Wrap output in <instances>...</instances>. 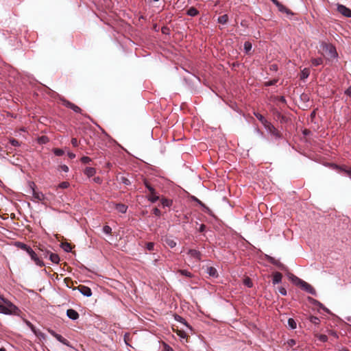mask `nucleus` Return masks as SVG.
<instances>
[{
  "label": "nucleus",
  "instance_id": "26",
  "mask_svg": "<svg viewBox=\"0 0 351 351\" xmlns=\"http://www.w3.org/2000/svg\"><path fill=\"white\" fill-rule=\"evenodd\" d=\"M254 116L261 122L264 127L269 123L267 119L260 113L254 112Z\"/></svg>",
  "mask_w": 351,
  "mask_h": 351
},
{
  "label": "nucleus",
  "instance_id": "25",
  "mask_svg": "<svg viewBox=\"0 0 351 351\" xmlns=\"http://www.w3.org/2000/svg\"><path fill=\"white\" fill-rule=\"evenodd\" d=\"M39 250L40 252V254L39 255L40 257L48 258V256L50 254V251H49L48 250L45 248L43 246L39 247Z\"/></svg>",
  "mask_w": 351,
  "mask_h": 351
},
{
  "label": "nucleus",
  "instance_id": "51",
  "mask_svg": "<svg viewBox=\"0 0 351 351\" xmlns=\"http://www.w3.org/2000/svg\"><path fill=\"white\" fill-rule=\"evenodd\" d=\"M69 184L67 182H62L59 184V187L61 189H66L69 187Z\"/></svg>",
  "mask_w": 351,
  "mask_h": 351
},
{
  "label": "nucleus",
  "instance_id": "42",
  "mask_svg": "<svg viewBox=\"0 0 351 351\" xmlns=\"http://www.w3.org/2000/svg\"><path fill=\"white\" fill-rule=\"evenodd\" d=\"M202 208L204 213H207L208 215H209L210 216H214L213 211L208 206H206L204 204L203 206H202Z\"/></svg>",
  "mask_w": 351,
  "mask_h": 351
},
{
  "label": "nucleus",
  "instance_id": "49",
  "mask_svg": "<svg viewBox=\"0 0 351 351\" xmlns=\"http://www.w3.org/2000/svg\"><path fill=\"white\" fill-rule=\"evenodd\" d=\"M81 161L84 164L89 163L91 161V158L88 156H83L81 158Z\"/></svg>",
  "mask_w": 351,
  "mask_h": 351
},
{
  "label": "nucleus",
  "instance_id": "32",
  "mask_svg": "<svg viewBox=\"0 0 351 351\" xmlns=\"http://www.w3.org/2000/svg\"><path fill=\"white\" fill-rule=\"evenodd\" d=\"M228 20V16L227 14H223L220 16L217 19V22L221 24H226Z\"/></svg>",
  "mask_w": 351,
  "mask_h": 351
},
{
  "label": "nucleus",
  "instance_id": "12",
  "mask_svg": "<svg viewBox=\"0 0 351 351\" xmlns=\"http://www.w3.org/2000/svg\"><path fill=\"white\" fill-rule=\"evenodd\" d=\"M78 290L79 291L84 295V296H86V297H90L92 295V291L90 289V288L86 287V286H84V285H80L78 287Z\"/></svg>",
  "mask_w": 351,
  "mask_h": 351
},
{
  "label": "nucleus",
  "instance_id": "6",
  "mask_svg": "<svg viewBox=\"0 0 351 351\" xmlns=\"http://www.w3.org/2000/svg\"><path fill=\"white\" fill-rule=\"evenodd\" d=\"M27 253L37 266L43 267L45 265L44 262L40 259L38 255L32 248H29Z\"/></svg>",
  "mask_w": 351,
  "mask_h": 351
},
{
  "label": "nucleus",
  "instance_id": "64",
  "mask_svg": "<svg viewBox=\"0 0 351 351\" xmlns=\"http://www.w3.org/2000/svg\"><path fill=\"white\" fill-rule=\"evenodd\" d=\"M318 318L317 317H311V322L313 323H317V321H318Z\"/></svg>",
  "mask_w": 351,
  "mask_h": 351
},
{
  "label": "nucleus",
  "instance_id": "61",
  "mask_svg": "<svg viewBox=\"0 0 351 351\" xmlns=\"http://www.w3.org/2000/svg\"><path fill=\"white\" fill-rule=\"evenodd\" d=\"M36 335L39 337L40 338L45 339V334L39 330H37V335Z\"/></svg>",
  "mask_w": 351,
  "mask_h": 351
},
{
  "label": "nucleus",
  "instance_id": "62",
  "mask_svg": "<svg viewBox=\"0 0 351 351\" xmlns=\"http://www.w3.org/2000/svg\"><path fill=\"white\" fill-rule=\"evenodd\" d=\"M94 182L96 183L100 184L101 182V178L99 177H95L93 179Z\"/></svg>",
  "mask_w": 351,
  "mask_h": 351
},
{
  "label": "nucleus",
  "instance_id": "57",
  "mask_svg": "<svg viewBox=\"0 0 351 351\" xmlns=\"http://www.w3.org/2000/svg\"><path fill=\"white\" fill-rule=\"evenodd\" d=\"M164 351H174L173 349L167 343L164 345Z\"/></svg>",
  "mask_w": 351,
  "mask_h": 351
},
{
  "label": "nucleus",
  "instance_id": "4",
  "mask_svg": "<svg viewBox=\"0 0 351 351\" xmlns=\"http://www.w3.org/2000/svg\"><path fill=\"white\" fill-rule=\"evenodd\" d=\"M29 193H32L33 197L37 201H43L45 199V195L40 191L35 190V184L34 182L29 183Z\"/></svg>",
  "mask_w": 351,
  "mask_h": 351
},
{
  "label": "nucleus",
  "instance_id": "46",
  "mask_svg": "<svg viewBox=\"0 0 351 351\" xmlns=\"http://www.w3.org/2000/svg\"><path fill=\"white\" fill-rule=\"evenodd\" d=\"M287 344L289 347L292 348L296 344V341L293 339H290L287 341Z\"/></svg>",
  "mask_w": 351,
  "mask_h": 351
},
{
  "label": "nucleus",
  "instance_id": "20",
  "mask_svg": "<svg viewBox=\"0 0 351 351\" xmlns=\"http://www.w3.org/2000/svg\"><path fill=\"white\" fill-rule=\"evenodd\" d=\"M49 259L53 263L58 264L60 262V257L57 254H54L50 252V254L48 256Z\"/></svg>",
  "mask_w": 351,
  "mask_h": 351
},
{
  "label": "nucleus",
  "instance_id": "50",
  "mask_svg": "<svg viewBox=\"0 0 351 351\" xmlns=\"http://www.w3.org/2000/svg\"><path fill=\"white\" fill-rule=\"evenodd\" d=\"M191 199H192V200H193V202H197V204H198L201 207H202V206H203L204 203H203L202 201H200L198 198H197L196 197L193 196V197H191Z\"/></svg>",
  "mask_w": 351,
  "mask_h": 351
},
{
  "label": "nucleus",
  "instance_id": "9",
  "mask_svg": "<svg viewBox=\"0 0 351 351\" xmlns=\"http://www.w3.org/2000/svg\"><path fill=\"white\" fill-rule=\"evenodd\" d=\"M308 301L313 305L314 306H318L319 308L322 309L323 311H324L326 313H330L329 309H328L326 307H325L320 302H319L318 300L311 298V297H308L307 298Z\"/></svg>",
  "mask_w": 351,
  "mask_h": 351
},
{
  "label": "nucleus",
  "instance_id": "7",
  "mask_svg": "<svg viewBox=\"0 0 351 351\" xmlns=\"http://www.w3.org/2000/svg\"><path fill=\"white\" fill-rule=\"evenodd\" d=\"M337 11L341 13L343 16L351 18V10L344 5L338 3L337 5Z\"/></svg>",
  "mask_w": 351,
  "mask_h": 351
},
{
  "label": "nucleus",
  "instance_id": "17",
  "mask_svg": "<svg viewBox=\"0 0 351 351\" xmlns=\"http://www.w3.org/2000/svg\"><path fill=\"white\" fill-rule=\"evenodd\" d=\"M194 80H196L199 82H200L199 78L193 74H190V76L184 77V80L189 85L194 84Z\"/></svg>",
  "mask_w": 351,
  "mask_h": 351
},
{
  "label": "nucleus",
  "instance_id": "16",
  "mask_svg": "<svg viewBox=\"0 0 351 351\" xmlns=\"http://www.w3.org/2000/svg\"><path fill=\"white\" fill-rule=\"evenodd\" d=\"M335 168L339 169L341 172L344 173L346 176H348L351 180V168L347 169L344 167H339L338 165H335Z\"/></svg>",
  "mask_w": 351,
  "mask_h": 351
},
{
  "label": "nucleus",
  "instance_id": "52",
  "mask_svg": "<svg viewBox=\"0 0 351 351\" xmlns=\"http://www.w3.org/2000/svg\"><path fill=\"white\" fill-rule=\"evenodd\" d=\"M60 169L65 173L68 172L69 169V167L66 165H62L60 166Z\"/></svg>",
  "mask_w": 351,
  "mask_h": 351
},
{
  "label": "nucleus",
  "instance_id": "38",
  "mask_svg": "<svg viewBox=\"0 0 351 351\" xmlns=\"http://www.w3.org/2000/svg\"><path fill=\"white\" fill-rule=\"evenodd\" d=\"M145 187L149 190L151 194L154 195L156 192L155 189L151 186L147 181L144 182Z\"/></svg>",
  "mask_w": 351,
  "mask_h": 351
},
{
  "label": "nucleus",
  "instance_id": "21",
  "mask_svg": "<svg viewBox=\"0 0 351 351\" xmlns=\"http://www.w3.org/2000/svg\"><path fill=\"white\" fill-rule=\"evenodd\" d=\"M117 180L119 182H121V183H122V184H125L126 186H129V185L131 184L130 180L128 178H127L125 176H118L117 177Z\"/></svg>",
  "mask_w": 351,
  "mask_h": 351
},
{
  "label": "nucleus",
  "instance_id": "14",
  "mask_svg": "<svg viewBox=\"0 0 351 351\" xmlns=\"http://www.w3.org/2000/svg\"><path fill=\"white\" fill-rule=\"evenodd\" d=\"M205 272L213 278H216L219 276L217 270L214 267H206L205 269Z\"/></svg>",
  "mask_w": 351,
  "mask_h": 351
},
{
  "label": "nucleus",
  "instance_id": "56",
  "mask_svg": "<svg viewBox=\"0 0 351 351\" xmlns=\"http://www.w3.org/2000/svg\"><path fill=\"white\" fill-rule=\"evenodd\" d=\"M344 94L351 97V86L344 91Z\"/></svg>",
  "mask_w": 351,
  "mask_h": 351
},
{
  "label": "nucleus",
  "instance_id": "48",
  "mask_svg": "<svg viewBox=\"0 0 351 351\" xmlns=\"http://www.w3.org/2000/svg\"><path fill=\"white\" fill-rule=\"evenodd\" d=\"M278 292L282 295H287V294L286 289L283 287H278Z\"/></svg>",
  "mask_w": 351,
  "mask_h": 351
},
{
  "label": "nucleus",
  "instance_id": "27",
  "mask_svg": "<svg viewBox=\"0 0 351 351\" xmlns=\"http://www.w3.org/2000/svg\"><path fill=\"white\" fill-rule=\"evenodd\" d=\"M199 14V11L194 7L189 8L186 11V14L190 16H195Z\"/></svg>",
  "mask_w": 351,
  "mask_h": 351
},
{
  "label": "nucleus",
  "instance_id": "41",
  "mask_svg": "<svg viewBox=\"0 0 351 351\" xmlns=\"http://www.w3.org/2000/svg\"><path fill=\"white\" fill-rule=\"evenodd\" d=\"M9 143L11 144V145L14 146V147H19L21 145V143H19V141L15 138H10L9 140Z\"/></svg>",
  "mask_w": 351,
  "mask_h": 351
},
{
  "label": "nucleus",
  "instance_id": "24",
  "mask_svg": "<svg viewBox=\"0 0 351 351\" xmlns=\"http://www.w3.org/2000/svg\"><path fill=\"white\" fill-rule=\"evenodd\" d=\"M56 339L60 343H62V344L68 346V347H71L70 346V343L69 341L66 339L65 338H64L62 335H56Z\"/></svg>",
  "mask_w": 351,
  "mask_h": 351
},
{
  "label": "nucleus",
  "instance_id": "29",
  "mask_svg": "<svg viewBox=\"0 0 351 351\" xmlns=\"http://www.w3.org/2000/svg\"><path fill=\"white\" fill-rule=\"evenodd\" d=\"M244 51L246 54H249L252 48V45L250 41H245L243 45Z\"/></svg>",
  "mask_w": 351,
  "mask_h": 351
},
{
  "label": "nucleus",
  "instance_id": "23",
  "mask_svg": "<svg viewBox=\"0 0 351 351\" xmlns=\"http://www.w3.org/2000/svg\"><path fill=\"white\" fill-rule=\"evenodd\" d=\"M96 173V169L93 167H86L84 170V174L90 178Z\"/></svg>",
  "mask_w": 351,
  "mask_h": 351
},
{
  "label": "nucleus",
  "instance_id": "1",
  "mask_svg": "<svg viewBox=\"0 0 351 351\" xmlns=\"http://www.w3.org/2000/svg\"><path fill=\"white\" fill-rule=\"evenodd\" d=\"M289 278L297 286H300L301 289L304 290L308 293H311L313 295H316L317 293L315 289L308 283L305 282L304 280L300 279L293 274H290Z\"/></svg>",
  "mask_w": 351,
  "mask_h": 351
},
{
  "label": "nucleus",
  "instance_id": "63",
  "mask_svg": "<svg viewBox=\"0 0 351 351\" xmlns=\"http://www.w3.org/2000/svg\"><path fill=\"white\" fill-rule=\"evenodd\" d=\"M68 156L71 159H73L75 158V154L72 152H68Z\"/></svg>",
  "mask_w": 351,
  "mask_h": 351
},
{
  "label": "nucleus",
  "instance_id": "47",
  "mask_svg": "<svg viewBox=\"0 0 351 351\" xmlns=\"http://www.w3.org/2000/svg\"><path fill=\"white\" fill-rule=\"evenodd\" d=\"M146 248L149 251H153L154 250V243L153 242H149L146 244Z\"/></svg>",
  "mask_w": 351,
  "mask_h": 351
},
{
  "label": "nucleus",
  "instance_id": "15",
  "mask_svg": "<svg viewBox=\"0 0 351 351\" xmlns=\"http://www.w3.org/2000/svg\"><path fill=\"white\" fill-rule=\"evenodd\" d=\"M278 10L279 12L282 13H286L287 15H293V13L292 11L289 9H288L287 7L283 5L281 3H280L277 6Z\"/></svg>",
  "mask_w": 351,
  "mask_h": 351
},
{
  "label": "nucleus",
  "instance_id": "19",
  "mask_svg": "<svg viewBox=\"0 0 351 351\" xmlns=\"http://www.w3.org/2000/svg\"><path fill=\"white\" fill-rule=\"evenodd\" d=\"M164 242L171 248H173L176 246V242L171 237H166Z\"/></svg>",
  "mask_w": 351,
  "mask_h": 351
},
{
  "label": "nucleus",
  "instance_id": "54",
  "mask_svg": "<svg viewBox=\"0 0 351 351\" xmlns=\"http://www.w3.org/2000/svg\"><path fill=\"white\" fill-rule=\"evenodd\" d=\"M256 133L262 138H265V135L263 132H261L259 129L256 128L255 129Z\"/></svg>",
  "mask_w": 351,
  "mask_h": 351
},
{
  "label": "nucleus",
  "instance_id": "37",
  "mask_svg": "<svg viewBox=\"0 0 351 351\" xmlns=\"http://www.w3.org/2000/svg\"><path fill=\"white\" fill-rule=\"evenodd\" d=\"M25 323L35 335H37V330L36 329L35 326L29 321L25 319Z\"/></svg>",
  "mask_w": 351,
  "mask_h": 351
},
{
  "label": "nucleus",
  "instance_id": "28",
  "mask_svg": "<svg viewBox=\"0 0 351 351\" xmlns=\"http://www.w3.org/2000/svg\"><path fill=\"white\" fill-rule=\"evenodd\" d=\"M175 319L179 322H180L181 324H183L184 325H185L187 328H189L191 330H192L191 327L187 324V322H186V320L182 317L181 316L178 315H175Z\"/></svg>",
  "mask_w": 351,
  "mask_h": 351
},
{
  "label": "nucleus",
  "instance_id": "45",
  "mask_svg": "<svg viewBox=\"0 0 351 351\" xmlns=\"http://www.w3.org/2000/svg\"><path fill=\"white\" fill-rule=\"evenodd\" d=\"M102 230H103V232H104V233H105V234H110V233H111V232H112V228H111L109 226H107V225H106V226H104L103 227Z\"/></svg>",
  "mask_w": 351,
  "mask_h": 351
},
{
  "label": "nucleus",
  "instance_id": "35",
  "mask_svg": "<svg viewBox=\"0 0 351 351\" xmlns=\"http://www.w3.org/2000/svg\"><path fill=\"white\" fill-rule=\"evenodd\" d=\"M60 246L63 249V250L66 252H70L72 250L71 245L66 242L62 243Z\"/></svg>",
  "mask_w": 351,
  "mask_h": 351
},
{
  "label": "nucleus",
  "instance_id": "13",
  "mask_svg": "<svg viewBox=\"0 0 351 351\" xmlns=\"http://www.w3.org/2000/svg\"><path fill=\"white\" fill-rule=\"evenodd\" d=\"M66 316L73 321L77 320L79 318L78 313L73 308H69L66 311Z\"/></svg>",
  "mask_w": 351,
  "mask_h": 351
},
{
  "label": "nucleus",
  "instance_id": "31",
  "mask_svg": "<svg viewBox=\"0 0 351 351\" xmlns=\"http://www.w3.org/2000/svg\"><path fill=\"white\" fill-rule=\"evenodd\" d=\"M312 65L317 66L323 64V59L322 58H313L311 60Z\"/></svg>",
  "mask_w": 351,
  "mask_h": 351
},
{
  "label": "nucleus",
  "instance_id": "18",
  "mask_svg": "<svg viewBox=\"0 0 351 351\" xmlns=\"http://www.w3.org/2000/svg\"><path fill=\"white\" fill-rule=\"evenodd\" d=\"M282 276L280 272L274 273L273 279H272V283L274 285L279 284L282 281Z\"/></svg>",
  "mask_w": 351,
  "mask_h": 351
},
{
  "label": "nucleus",
  "instance_id": "33",
  "mask_svg": "<svg viewBox=\"0 0 351 351\" xmlns=\"http://www.w3.org/2000/svg\"><path fill=\"white\" fill-rule=\"evenodd\" d=\"M16 245L20 247L21 250L26 251V252H27L29 251V249L31 248V247H29V245L21 242H17L16 243Z\"/></svg>",
  "mask_w": 351,
  "mask_h": 351
},
{
  "label": "nucleus",
  "instance_id": "10",
  "mask_svg": "<svg viewBox=\"0 0 351 351\" xmlns=\"http://www.w3.org/2000/svg\"><path fill=\"white\" fill-rule=\"evenodd\" d=\"M62 104L66 107L71 108L75 112L80 113L81 112V108L76 106L75 104L70 102L69 101H67L66 99L62 100Z\"/></svg>",
  "mask_w": 351,
  "mask_h": 351
},
{
  "label": "nucleus",
  "instance_id": "39",
  "mask_svg": "<svg viewBox=\"0 0 351 351\" xmlns=\"http://www.w3.org/2000/svg\"><path fill=\"white\" fill-rule=\"evenodd\" d=\"M309 70L306 68L304 69L301 73V79H306L309 76Z\"/></svg>",
  "mask_w": 351,
  "mask_h": 351
},
{
  "label": "nucleus",
  "instance_id": "8",
  "mask_svg": "<svg viewBox=\"0 0 351 351\" xmlns=\"http://www.w3.org/2000/svg\"><path fill=\"white\" fill-rule=\"evenodd\" d=\"M266 259L271 264L277 266L282 271L287 270V267L281 263L279 261L276 260L274 257L269 255H266Z\"/></svg>",
  "mask_w": 351,
  "mask_h": 351
},
{
  "label": "nucleus",
  "instance_id": "43",
  "mask_svg": "<svg viewBox=\"0 0 351 351\" xmlns=\"http://www.w3.org/2000/svg\"><path fill=\"white\" fill-rule=\"evenodd\" d=\"M53 152L57 156H62L64 154V150L59 149V148L53 149Z\"/></svg>",
  "mask_w": 351,
  "mask_h": 351
},
{
  "label": "nucleus",
  "instance_id": "3",
  "mask_svg": "<svg viewBox=\"0 0 351 351\" xmlns=\"http://www.w3.org/2000/svg\"><path fill=\"white\" fill-rule=\"evenodd\" d=\"M320 47L324 51L330 58H337L338 54L335 47L330 43H322Z\"/></svg>",
  "mask_w": 351,
  "mask_h": 351
},
{
  "label": "nucleus",
  "instance_id": "5",
  "mask_svg": "<svg viewBox=\"0 0 351 351\" xmlns=\"http://www.w3.org/2000/svg\"><path fill=\"white\" fill-rule=\"evenodd\" d=\"M265 128L266 131L275 137L276 139H280L282 138L281 134L280 132L276 129V128L271 123H268L265 126Z\"/></svg>",
  "mask_w": 351,
  "mask_h": 351
},
{
  "label": "nucleus",
  "instance_id": "2",
  "mask_svg": "<svg viewBox=\"0 0 351 351\" xmlns=\"http://www.w3.org/2000/svg\"><path fill=\"white\" fill-rule=\"evenodd\" d=\"M3 302L5 304V305L0 304V313L4 315H19L20 310L12 302L9 301L8 299L3 300Z\"/></svg>",
  "mask_w": 351,
  "mask_h": 351
},
{
  "label": "nucleus",
  "instance_id": "53",
  "mask_svg": "<svg viewBox=\"0 0 351 351\" xmlns=\"http://www.w3.org/2000/svg\"><path fill=\"white\" fill-rule=\"evenodd\" d=\"M153 213L158 217H160L161 211L158 208H154L153 209Z\"/></svg>",
  "mask_w": 351,
  "mask_h": 351
},
{
  "label": "nucleus",
  "instance_id": "34",
  "mask_svg": "<svg viewBox=\"0 0 351 351\" xmlns=\"http://www.w3.org/2000/svg\"><path fill=\"white\" fill-rule=\"evenodd\" d=\"M172 200L163 198L161 199V204L163 207H170L172 205Z\"/></svg>",
  "mask_w": 351,
  "mask_h": 351
},
{
  "label": "nucleus",
  "instance_id": "55",
  "mask_svg": "<svg viewBox=\"0 0 351 351\" xmlns=\"http://www.w3.org/2000/svg\"><path fill=\"white\" fill-rule=\"evenodd\" d=\"M47 141V137L43 136L38 139V142L40 143H45Z\"/></svg>",
  "mask_w": 351,
  "mask_h": 351
},
{
  "label": "nucleus",
  "instance_id": "40",
  "mask_svg": "<svg viewBox=\"0 0 351 351\" xmlns=\"http://www.w3.org/2000/svg\"><path fill=\"white\" fill-rule=\"evenodd\" d=\"M179 272L182 276H184L188 278H191L193 276V274L190 271H189L188 270H186V269H181L179 271Z\"/></svg>",
  "mask_w": 351,
  "mask_h": 351
},
{
  "label": "nucleus",
  "instance_id": "58",
  "mask_svg": "<svg viewBox=\"0 0 351 351\" xmlns=\"http://www.w3.org/2000/svg\"><path fill=\"white\" fill-rule=\"evenodd\" d=\"M319 340H320V341H322V342H326V341H327V340H328V337H327L326 335H321L319 336Z\"/></svg>",
  "mask_w": 351,
  "mask_h": 351
},
{
  "label": "nucleus",
  "instance_id": "60",
  "mask_svg": "<svg viewBox=\"0 0 351 351\" xmlns=\"http://www.w3.org/2000/svg\"><path fill=\"white\" fill-rule=\"evenodd\" d=\"M205 229H206V226L204 224H201L199 228L198 231L199 232H203L205 231Z\"/></svg>",
  "mask_w": 351,
  "mask_h": 351
},
{
  "label": "nucleus",
  "instance_id": "11",
  "mask_svg": "<svg viewBox=\"0 0 351 351\" xmlns=\"http://www.w3.org/2000/svg\"><path fill=\"white\" fill-rule=\"evenodd\" d=\"M187 254L193 258L195 259L196 261H201V258H202V253L197 250H195V249H190Z\"/></svg>",
  "mask_w": 351,
  "mask_h": 351
},
{
  "label": "nucleus",
  "instance_id": "30",
  "mask_svg": "<svg viewBox=\"0 0 351 351\" xmlns=\"http://www.w3.org/2000/svg\"><path fill=\"white\" fill-rule=\"evenodd\" d=\"M287 324L289 327L292 330L295 329L297 327L296 322L293 318H289L287 321Z\"/></svg>",
  "mask_w": 351,
  "mask_h": 351
},
{
  "label": "nucleus",
  "instance_id": "36",
  "mask_svg": "<svg viewBox=\"0 0 351 351\" xmlns=\"http://www.w3.org/2000/svg\"><path fill=\"white\" fill-rule=\"evenodd\" d=\"M147 199L152 203H155L159 199V196L156 195V193L154 195L151 194L147 197Z\"/></svg>",
  "mask_w": 351,
  "mask_h": 351
},
{
  "label": "nucleus",
  "instance_id": "22",
  "mask_svg": "<svg viewBox=\"0 0 351 351\" xmlns=\"http://www.w3.org/2000/svg\"><path fill=\"white\" fill-rule=\"evenodd\" d=\"M116 209L121 213H125L128 210V206L123 204H116Z\"/></svg>",
  "mask_w": 351,
  "mask_h": 351
},
{
  "label": "nucleus",
  "instance_id": "44",
  "mask_svg": "<svg viewBox=\"0 0 351 351\" xmlns=\"http://www.w3.org/2000/svg\"><path fill=\"white\" fill-rule=\"evenodd\" d=\"M243 284L249 288H250L253 286L252 281L251 280V279L250 278H245L243 280Z\"/></svg>",
  "mask_w": 351,
  "mask_h": 351
},
{
  "label": "nucleus",
  "instance_id": "59",
  "mask_svg": "<svg viewBox=\"0 0 351 351\" xmlns=\"http://www.w3.org/2000/svg\"><path fill=\"white\" fill-rule=\"evenodd\" d=\"M71 144L73 145V147H77L78 146V141H77V138H73L71 139Z\"/></svg>",
  "mask_w": 351,
  "mask_h": 351
}]
</instances>
